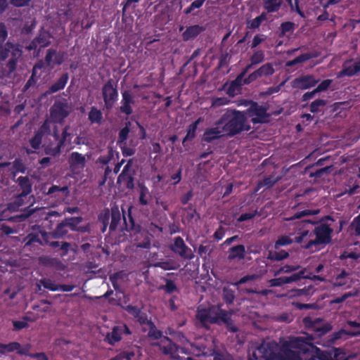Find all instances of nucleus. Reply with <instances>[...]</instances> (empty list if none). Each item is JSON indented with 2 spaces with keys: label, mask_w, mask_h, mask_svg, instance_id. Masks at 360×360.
Segmentation results:
<instances>
[{
  "label": "nucleus",
  "mask_w": 360,
  "mask_h": 360,
  "mask_svg": "<svg viewBox=\"0 0 360 360\" xmlns=\"http://www.w3.org/2000/svg\"><path fill=\"white\" fill-rule=\"evenodd\" d=\"M311 336L290 338L281 342V347L274 342H263L252 349L249 360H300V354L307 352L311 346ZM309 360H324L314 356Z\"/></svg>",
  "instance_id": "f257e3e1"
},
{
  "label": "nucleus",
  "mask_w": 360,
  "mask_h": 360,
  "mask_svg": "<svg viewBox=\"0 0 360 360\" xmlns=\"http://www.w3.org/2000/svg\"><path fill=\"white\" fill-rule=\"evenodd\" d=\"M250 129V125L245 113L228 109L213 127L205 131L202 139L210 142L225 136H233Z\"/></svg>",
  "instance_id": "f03ea898"
},
{
  "label": "nucleus",
  "mask_w": 360,
  "mask_h": 360,
  "mask_svg": "<svg viewBox=\"0 0 360 360\" xmlns=\"http://www.w3.org/2000/svg\"><path fill=\"white\" fill-rule=\"evenodd\" d=\"M196 317L205 326L207 323H219L221 321L226 324L231 331L236 332L237 330L236 326L232 323L231 315L215 307H212L208 309L200 307L198 309Z\"/></svg>",
  "instance_id": "7ed1b4c3"
},
{
  "label": "nucleus",
  "mask_w": 360,
  "mask_h": 360,
  "mask_svg": "<svg viewBox=\"0 0 360 360\" xmlns=\"http://www.w3.org/2000/svg\"><path fill=\"white\" fill-rule=\"evenodd\" d=\"M138 321L143 324H148L150 328L148 335L155 339H160L159 342L153 343V345L159 346L162 352L166 355H169L173 359H179V349L171 340L167 337L162 336L159 331H156L153 328L152 323L148 319L147 316L139 311V316H136Z\"/></svg>",
  "instance_id": "20e7f679"
},
{
  "label": "nucleus",
  "mask_w": 360,
  "mask_h": 360,
  "mask_svg": "<svg viewBox=\"0 0 360 360\" xmlns=\"http://www.w3.org/2000/svg\"><path fill=\"white\" fill-rule=\"evenodd\" d=\"M332 232V229L325 224L317 226L312 232L313 239H310L309 243L306 244L304 248L309 249L313 245L328 243L331 240L330 235Z\"/></svg>",
  "instance_id": "39448f33"
},
{
  "label": "nucleus",
  "mask_w": 360,
  "mask_h": 360,
  "mask_svg": "<svg viewBox=\"0 0 360 360\" xmlns=\"http://www.w3.org/2000/svg\"><path fill=\"white\" fill-rule=\"evenodd\" d=\"M311 223L310 221H301L295 224V231L290 233V236H294V240L297 243H309L310 239H313L314 235L310 232Z\"/></svg>",
  "instance_id": "423d86ee"
},
{
  "label": "nucleus",
  "mask_w": 360,
  "mask_h": 360,
  "mask_svg": "<svg viewBox=\"0 0 360 360\" xmlns=\"http://www.w3.org/2000/svg\"><path fill=\"white\" fill-rule=\"evenodd\" d=\"M130 124H127L119 134V143L120 148L124 155L130 156L135 152V147L137 145V140L131 139L130 145L127 143V139L132 136L133 132L129 127Z\"/></svg>",
  "instance_id": "0eeeda50"
},
{
  "label": "nucleus",
  "mask_w": 360,
  "mask_h": 360,
  "mask_svg": "<svg viewBox=\"0 0 360 360\" xmlns=\"http://www.w3.org/2000/svg\"><path fill=\"white\" fill-rule=\"evenodd\" d=\"M243 112L246 114L247 120L248 121V117H250L254 124L266 122L269 120V114L266 112V110L257 103L252 104Z\"/></svg>",
  "instance_id": "6e6552de"
},
{
  "label": "nucleus",
  "mask_w": 360,
  "mask_h": 360,
  "mask_svg": "<svg viewBox=\"0 0 360 360\" xmlns=\"http://www.w3.org/2000/svg\"><path fill=\"white\" fill-rule=\"evenodd\" d=\"M70 108L68 104L56 103L51 110V118L54 122L61 123L69 115Z\"/></svg>",
  "instance_id": "1a4fd4ad"
},
{
  "label": "nucleus",
  "mask_w": 360,
  "mask_h": 360,
  "mask_svg": "<svg viewBox=\"0 0 360 360\" xmlns=\"http://www.w3.org/2000/svg\"><path fill=\"white\" fill-rule=\"evenodd\" d=\"M181 352L184 354H191L196 356H212L214 352L212 350L202 348L200 343L191 344L187 341L181 349Z\"/></svg>",
  "instance_id": "9d476101"
},
{
  "label": "nucleus",
  "mask_w": 360,
  "mask_h": 360,
  "mask_svg": "<svg viewBox=\"0 0 360 360\" xmlns=\"http://www.w3.org/2000/svg\"><path fill=\"white\" fill-rule=\"evenodd\" d=\"M9 52H11L13 57V58L10 60L8 65L10 72H11L15 69V60L14 58L20 57L21 52L17 47H15L12 44H7L4 49H2L1 45L0 44V60H4L8 57Z\"/></svg>",
  "instance_id": "9b49d317"
},
{
  "label": "nucleus",
  "mask_w": 360,
  "mask_h": 360,
  "mask_svg": "<svg viewBox=\"0 0 360 360\" xmlns=\"http://www.w3.org/2000/svg\"><path fill=\"white\" fill-rule=\"evenodd\" d=\"M103 96L105 108L108 109L112 108L117 98V92L110 82L104 85L103 88Z\"/></svg>",
  "instance_id": "f8f14e48"
},
{
  "label": "nucleus",
  "mask_w": 360,
  "mask_h": 360,
  "mask_svg": "<svg viewBox=\"0 0 360 360\" xmlns=\"http://www.w3.org/2000/svg\"><path fill=\"white\" fill-rule=\"evenodd\" d=\"M318 82L312 75L303 76L294 79L292 82V86L296 89H306L315 86Z\"/></svg>",
  "instance_id": "ddd939ff"
},
{
  "label": "nucleus",
  "mask_w": 360,
  "mask_h": 360,
  "mask_svg": "<svg viewBox=\"0 0 360 360\" xmlns=\"http://www.w3.org/2000/svg\"><path fill=\"white\" fill-rule=\"evenodd\" d=\"M172 250L178 253L182 257L191 259L193 257L192 251L184 243L182 238L177 237L172 245Z\"/></svg>",
  "instance_id": "4468645a"
},
{
  "label": "nucleus",
  "mask_w": 360,
  "mask_h": 360,
  "mask_svg": "<svg viewBox=\"0 0 360 360\" xmlns=\"http://www.w3.org/2000/svg\"><path fill=\"white\" fill-rule=\"evenodd\" d=\"M360 72V58L355 63L347 61L344 63L343 69L338 72V77L344 76L352 77Z\"/></svg>",
  "instance_id": "2eb2a0df"
},
{
  "label": "nucleus",
  "mask_w": 360,
  "mask_h": 360,
  "mask_svg": "<svg viewBox=\"0 0 360 360\" xmlns=\"http://www.w3.org/2000/svg\"><path fill=\"white\" fill-rule=\"evenodd\" d=\"M0 348L3 349V352H11L16 351L20 354L28 355L30 345L27 344L22 346L19 343L14 342L8 345H1Z\"/></svg>",
  "instance_id": "dca6fc26"
},
{
  "label": "nucleus",
  "mask_w": 360,
  "mask_h": 360,
  "mask_svg": "<svg viewBox=\"0 0 360 360\" xmlns=\"http://www.w3.org/2000/svg\"><path fill=\"white\" fill-rule=\"evenodd\" d=\"M80 222V219L79 218H71L66 220L65 222L60 224L56 230L54 231L53 235L55 237H61L67 233V231L65 230V227L68 226L72 230H78L75 224H79Z\"/></svg>",
  "instance_id": "f3484780"
},
{
  "label": "nucleus",
  "mask_w": 360,
  "mask_h": 360,
  "mask_svg": "<svg viewBox=\"0 0 360 360\" xmlns=\"http://www.w3.org/2000/svg\"><path fill=\"white\" fill-rule=\"evenodd\" d=\"M125 330L126 333H129L127 327L124 325L121 326H115L113 328L112 331L108 333L106 335V340L110 345H114L115 342L121 340V334Z\"/></svg>",
  "instance_id": "a211bd4d"
},
{
  "label": "nucleus",
  "mask_w": 360,
  "mask_h": 360,
  "mask_svg": "<svg viewBox=\"0 0 360 360\" xmlns=\"http://www.w3.org/2000/svg\"><path fill=\"white\" fill-rule=\"evenodd\" d=\"M134 103L133 96L129 91H124L122 93L120 110L126 115H130L132 112L131 105L134 104Z\"/></svg>",
  "instance_id": "6ab92c4d"
},
{
  "label": "nucleus",
  "mask_w": 360,
  "mask_h": 360,
  "mask_svg": "<svg viewBox=\"0 0 360 360\" xmlns=\"http://www.w3.org/2000/svg\"><path fill=\"white\" fill-rule=\"evenodd\" d=\"M352 284V278L350 275L345 271L340 274L334 280L333 285L335 287L349 288Z\"/></svg>",
  "instance_id": "aec40b11"
},
{
  "label": "nucleus",
  "mask_w": 360,
  "mask_h": 360,
  "mask_svg": "<svg viewBox=\"0 0 360 360\" xmlns=\"http://www.w3.org/2000/svg\"><path fill=\"white\" fill-rule=\"evenodd\" d=\"M304 271H302L297 274H295L290 276H285L282 278H279L278 279L272 280L271 281L272 286H278L282 285L283 283H288L292 281H295L297 280H299L301 278L304 277Z\"/></svg>",
  "instance_id": "412c9836"
},
{
  "label": "nucleus",
  "mask_w": 360,
  "mask_h": 360,
  "mask_svg": "<svg viewBox=\"0 0 360 360\" xmlns=\"http://www.w3.org/2000/svg\"><path fill=\"white\" fill-rule=\"evenodd\" d=\"M51 122L46 121L40 129V131L37 133L34 137L30 141V144L33 148L37 149L41 142V134L47 131L49 129Z\"/></svg>",
  "instance_id": "4be33fe9"
},
{
  "label": "nucleus",
  "mask_w": 360,
  "mask_h": 360,
  "mask_svg": "<svg viewBox=\"0 0 360 360\" xmlns=\"http://www.w3.org/2000/svg\"><path fill=\"white\" fill-rule=\"evenodd\" d=\"M52 195L53 198H58L59 201L63 200L68 195V190L66 186L60 188L56 186L51 187L47 193Z\"/></svg>",
  "instance_id": "5701e85b"
},
{
  "label": "nucleus",
  "mask_w": 360,
  "mask_h": 360,
  "mask_svg": "<svg viewBox=\"0 0 360 360\" xmlns=\"http://www.w3.org/2000/svg\"><path fill=\"white\" fill-rule=\"evenodd\" d=\"M70 163L74 169L83 168L86 163V159L82 154L75 152L70 155Z\"/></svg>",
  "instance_id": "b1692460"
},
{
  "label": "nucleus",
  "mask_w": 360,
  "mask_h": 360,
  "mask_svg": "<svg viewBox=\"0 0 360 360\" xmlns=\"http://www.w3.org/2000/svg\"><path fill=\"white\" fill-rule=\"evenodd\" d=\"M274 72V70L271 64H265L257 71L251 74L250 75V79L252 80L255 79L258 77L270 75H272Z\"/></svg>",
  "instance_id": "393cba45"
},
{
  "label": "nucleus",
  "mask_w": 360,
  "mask_h": 360,
  "mask_svg": "<svg viewBox=\"0 0 360 360\" xmlns=\"http://www.w3.org/2000/svg\"><path fill=\"white\" fill-rule=\"evenodd\" d=\"M203 31L202 27L199 25H193L188 27L183 33V38L184 40L188 41L196 37L200 33Z\"/></svg>",
  "instance_id": "a878e982"
},
{
  "label": "nucleus",
  "mask_w": 360,
  "mask_h": 360,
  "mask_svg": "<svg viewBox=\"0 0 360 360\" xmlns=\"http://www.w3.org/2000/svg\"><path fill=\"white\" fill-rule=\"evenodd\" d=\"M64 60L63 55L57 54L55 51H49L46 56V62L49 65L53 66L60 64Z\"/></svg>",
  "instance_id": "bb28decb"
},
{
  "label": "nucleus",
  "mask_w": 360,
  "mask_h": 360,
  "mask_svg": "<svg viewBox=\"0 0 360 360\" xmlns=\"http://www.w3.org/2000/svg\"><path fill=\"white\" fill-rule=\"evenodd\" d=\"M283 0H264V8L269 13L278 11Z\"/></svg>",
  "instance_id": "cd10ccee"
},
{
  "label": "nucleus",
  "mask_w": 360,
  "mask_h": 360,
  "mask_svg": "<svg viewBox=\"0 0 360 360\" xmlns=\"http://www.w3.org/2000/svg\"><path fill=\"white\" fill-rule=\"evenodd\" d=\"M41 286L52 291L59 290L58 285L49 279H41L37 284L38 290H41Z\"/></svg>",
  "instance_id": "c85d7f7f"
},
{
  "label": "nucleus",
  "mask_w": 360,
  "mask_h": 360,
  "mask_svg": "<svg viewBox=\"0 0 360 360\" xmlns=\"http://www.w3.org/2000/svg\"><path fill=\"white\" fill-rule=\"evenodd\" d=\"M245 248L243 245H237L230 250L229 259H242L244 257Z\"/></svg>",
  "instance_id": "c756f323"
},
{
  "label": "nucleus",
  "mask_w": 360,
  "mask_h": 360,
  "mask_svg": "<svg viewBox=\"0 0 360 360\" xmlns=\"http://www.w3.org/2000/svg\"><path fill=\"white\" fill-rule=\"evenodd\" d=\"M50 43L49 34L46 32L41 33L39 37L32 42L33 46L37 48V46L39 47H45Z\"/></svg>",
  "instance_id": "7c9ffc66"
},
{
  "label": "nucleus",
  "mask_w": 360,
  "mask_h": 360,
  "mask_svg": "<svg viewBox=\"0 0 360 360\" xmlns=\"http://www.w3.org/2000/svg\"><path fill=\"white\" fill-rule=\"evenodd\" d=\"M103 116L101 110H98L95 107H92L89 113V119L92 123H101Z\"/></svg>",
  "instance_id": "2f4dec72"
},
{
  "label": "nucleus",
  "mask_w": 360,
  "mask_h": 360,
  "mask_svg": "<svg viewBox=\"0 0 360 360\" xmlns=\"http://www.w3.org/2000/svg\"><path fill=\"white\" fill-rule=\"evenodd\" d=\"M68 79V76L67 74L63 75L58 82L51 86L49 93H54L60 89H62L65 87Z\"/></svg>",
  "instance_id": "473e14b6"
},
{
  "label": "nucleus",
  "mask_w": 360,
  "mask_h": 360,
  "mask_svg": "<svg viewBox=\"0 0 360 360\" xmlns=\"http://www.w3.org/2000/svg\"><path fill=\"white\" fill-rule=\"evenodd\" d=\"M312 55L310 54V53H304V54H302L297 58H295L294 60H292L290 61H288L287 63H286V65L287 66H293L295 65V64H297V63H303L304 61H307V60L310 59L311 58H312Z\"/></svg>",
  "instance_id": "72a5a7b5"
},
{
  "label": "nucleus",
  "mask_w": 360,
  "mask_h": 360,
  "mask_svg": "<svg viewBox=\"0 0 360 360\" xmlns=\"http://www.w3.org/2000/svg\"><path fill=\"white\" fill-rule=\"evenodd\" d=\"M266 19V15L263 13L259 16H257L252 20L248 22V27L249 28L255 29L257 28L261 23Z\"/></svg>",
  "instance_id": "f704fd0d"
},
{
  "label": "nucleus",
  "mask_w": 360,
  "mask_h": 360,
  "mask_svg": "<svg viewBox=\"0 0 360 360\" xmlns=\"http://www.w3.org/2000/svg\"><path fill=\"white\" fill-rule=\"evenodd\" d=\"M292 236H283L278 239L275 243V248H278L280 246H285L291 244L295 242L294 238H291Z\"/></svg>",
  "instance_id": "c9c22d12"
},
{
  "label": "nucleus",
  "mask_w": 360,
  "mask_h": 360,
  "mask_svg": "<svg viewBox=\"0 0 360 360\" xmlns=\"http://www.w3.org/2000/svg\"><path fill=\"white\" fill-rule=\"evenodd\" d=\"M61 145L62 142L59 141L53 146H47L45 148V152L48 155L56 156L59 154Z\"/></svg>",
  "instance_id": "e433bc0d"
},
{
  "label": "nucleus",
  "mask_w": 360,
  "mask_h": 360,
  "mask_svg": "<svg viewBox=\"0 0 360 360\" xmlns=\"http://www.w3.org/2000/svg\"><path fill=\"white\" fill-rule=\"evenodd\" d=\"M149 197V191L147 188L145 186H141L140 188V196H139V202L141 205H147Z\"/></svg>",
  "instance_id": "4c0bfd02"
},
{
  "label": "nucleus",
  "mask_w": 360,
  "mask_h": 360,
  "mask_svg": "<svg viewBox=\"0 0 360 360\" xmlns=\"http://www.w3.org/2000/svg\"><path fill=\"white\" fill-rule=\"evenodd\" d=\"M326 105V101L318 99L311 103L310 110L313 112H319L320 108Z\"/></svg>",
  "instance_id": "58836bf2"
},
{
  "label": "nucleus",
  "mask_w": 360,
  "mask_h": 360,
  "mask_svg": "<svg viewBox=\"0 0 360 360\" xmlns=\"http://www.w3.org/2000/svg\"><path fill=\"white\" fill-rule=\"evenodd\" d=\"M351 229L356 235L360 236V214L353 219Z\"/></svg>",
  "instance_id": "ea45409f"
},
{
  "label": "nucleus",
  "mask_w": 360,
  "mask_h": 360,
  "mask_svg": "<svg viewBox=\"0 0 360 360\" xmlns=\"http://www.w3.org/2000/svg\"><path fill=\"white\" fill-rule=\"evenodd\" d=\"M196 129H197V124H190L188 127V131H187V134L184 139V142H185L186 141H188V140H191L193 138H194V136L195 135Z\"/></svg>",
  "instance_id": "a19ab883"
},
{
  "label": "nucleus",
  "mask_w": 360,
  "mask_h": 360,
  "mask_svg": "<svg viewBox=\"0 0 360 360\" xmlns=\"http://www.w3.org/2000/svg\"><path fill=\"white\" fill-rule=\"evenodd\" d=\"M343 335H348L349 336H357L360 335V331H352V332H347L345 330H340V331L335 333L334 334V339L338 340L342 337Z\"/></svg>",
  "instance_id": "79ce46f5"
},
{
  "label": "nucleus",
  "mask_w": 360,
  "mask_h": 360,
  "mask_svg": "<svg viewBox=\"0 0 360 360\" xmlns=\"http://www.w3.org/2000/svg\"><path fill=\"white\" fill-rule=\"evenodd\" d=\"M332 82L333 81L331 79H326V80L323 81L314 89V92L319 93V92H321V91H326L328 89V87L330 86Z\"/></svg>",
  "instance_id": "37998d69"
},
{
  "label": "nucleus",
  "mask_w": 360,
  "mask_h": 360,
  "mask_svg": "<svg viewBox=\"0 0 360 360\" xmlns=\"http://www.w3.org/2000/svg\"><path fill=\"white\" fill-rule=\"evenodd\" d=\"M229 101L226 98H216L212 100V106L218 107L227 105Z\"/></svg>",
  "instance_id": "c03bdc74"
},
{
  "label": "nucleus",
  "mask_w": 360,
  "mask_h": 360,
  "mask_svg": "<svg viewBox=\"0 0 360 360\" xmlns=\"http://www.w3.org/2000/svg\"><path fill=\"white\" fill-rule=\"evenodd\" d=\"M264 59V53L262 51L256 52L252 57V63L257 64L261 63Z\"/></svg>",
  "instance_id": "a18cd8bd"
},
{
  "label": "nucleus",
  "mask_w": 360,
  "mask_h": 360,
  "mask_svg": "<svg viewBox=\"0 0 360 360\" xmlns=\"http://www.w3.org/2000/svg\"><path fill=\"white\" fill-rule=\"evenodd\" d=\"M294 28V24L290 22H284L281 25V33L285 34L286 32L292 30Z\"/></svg>",
  "instance_id": "49530a36"
},
{
  "label": "nucleus",
  "mask_w": 360,
  "mask_h": 360,
  "mask_svg": "<svg viewBox=\"0 0 360 360\" xmlns=\"http://www.w3.org/2000/svg\"><path fill=\"white\" fill-rule=\"evenodd\" d=\"M356 293H352V292H347L344 294L340 297H338L332 301L333 303H340L344 302L347 298L355 295Z\"/></svg>",
  "instance_id": "de8ad7c7"
},
{
  "label": "nucleus",
  "mask_w": 360,
  "mask_h": 360,
  "mask_svg": "<svg viewBox=\"0 0 360 360\" xmlns=\"http://www.w3.org/2000/svg\"><path fill=\"white\" fill-rule=\"evenodd\" d=\"M134 356L133 353H126L123 352L117 355L114 359H112L111 360H121L122 359H126L127 360H131V357Z\"/></svg>",
  "instance_id": "09e8293b"
},
{
  "label": "nucleus",
  "mask_w": 360,
  "mask_h": 360,
  "mask_svg": "<svg viewBox=\"0 0 360 360\" xmlns=\"http://www.w3.org/2000/svg\"><path fill=\"white\" fill-rule=\"evenodd\" d=\"M264 37L263 35L257 34L255 36L252 40V47L255 48L262 41H264Z\"/></svg>",
  "instance_id": "8fccbe9b"
},
{
  "label": "nucleus",
  "mask_w": 360,
  "mask_h": 360,
  "mask_svg": "<svg viewBox=\"0 0 360 360\" xmlns=\"http://www.w3.org/2000/svg\"><path fill=\"white\" fill-rule=\"evenodd\" d=\"M176 285L172 281H167L166 285L164 287V289L166 290V292L171 293L176 290Z\"/></svg>",
  "instance_id": "3c124183"
},
{
  "label": "nucleus",
  "mask_w": 360,
  "mask_h": 360,
  "mask_svg": "<svg viewBox=\"0 0 360 360\" xmlns=\"http://www.w3.org/2000/svg\"><path fill=\"white\" fill-rule=\"evenodd\" d=\"M288 252H286L285 251H281L279 253H275V255H271V257L272 259L281 260V259L286 258L288 257Z\"/></svg>",
  "instance_id": "603ef678"
},
{
  "label": "nucleus",
  "mask_w": 360,
  "mask_h": 360,
  "mask_svg": "<svg viewBox=\"0 0 360 360\" xmlns=\"http://www.w3.org/2000/svg\"><path fill=\"white\" fill-rule=\"evenodd\" d=\"M238 78L236 81L233 82L231 84V86H230V88L229 89V94H231V95H233L234 93H235V91L236 90H238Z\"/></svg>",
  "instance_id": "864d4df0"
},
{
  "label": "nucleus",
  "mask_w": 360,
  "mask_h": 360,
  "mask_svg": "<svg viewBox=\"0 0 360 360\" xmlns=\"http://www.w3.org/2000/svg\"><path fill=\"white\" fill-rule=\"evenodd\" d=\"M224 295L226 301L229 302H231L234 298L233 293L227 289H224Z\"/></svg>",
  "instance_id": "5fc2aeb1"
},
{
  "label": "nucleus",
  "mask_w": 360,
  "mask_h": 360,
  "mask_svg": "<svg viewBox=\"0 0 360 360\" xmlns=\"http://www.w3.org/2000/svg\"><path fill=\"white\" fill-rule=\"evenodd\" d=\"M255 216V213H246L240 216L238 221H243L252 219Z\"/></svg>",
  "instance_id": "6e6d98bb"
},
{
  "label": "nucleus",
  "mask_w": 360,
  "mask_h": 360,
  "mask_svg": "<svg viewBox=\"0 0 360 360\" xmlns=\"http://www.w3.org/2000/svg\"><path fill=\"white\" fill-rule=\"evenodd\" d=\"M32 357L37 358L38 360H49L48 357L44 353H36L34 354H29Z\"/></svg>",
  "instance_id": "4d7b16f0"
},
{
  "label": "nucleus",
  "mask_w": 360,
  "mask_h": 360,
  "mask_svg": "<svg viewBox=\"0 0 360 360\" xmlns=\"http://www.w3.org/2000/svg\"><path fill=\"white\" fill-rule=\"evenodd\" d=\"M256 278L255 275H251V276H245L240 279V281L236 283V285L248 282V281L252 280Z\"/></svg>",
  "instance_id": "13d9d810"
},
{
  "label": "nucleus",
  "mask_w": 360,
  "mask_h": 360,
  "mask_svg": "<svg viewBox=\"0 0 360 360\" xmlns=\"http://www.w3.org/2000/svg\"><path fill=\"white\" fill-rule=\"evenodd\" d=\"M11 4L15 6H23L27 4V0H11Z\"/></svg>",
  "instance_id": "bf43d9fd"
},
{
  "label": "nucleus",
  "mask_w": 360,
  "mask_h": 360,
  "mask_svg": "<svg viewBox=\"0 0 360 360\" xmlns=\"http://www.w3.org/2000/svg\"><path fill=\"white\" fill-rule=\"evenodd\" d=\"M7 36V32L4 25L0 24V40H4Z\"/></svg>",
  "instance_id": "052dcab7"
},
{
  "label": "nucleus",
  "mask_w": 360,
  "mask_h": 360,
  "mask_svg": "<svg viewBox=\"0 0 360 360\" xmlns=\"http://www.w3.org/2000/svg\"><path fill=\"white\" fill-rule=\"evenodd\" d=\"M127 310L129 313L133 314L134 316H139V311H140L138 309H136V307H132V306H127Z\"/></svg>",
  "instance_id": "680f3d73"
},
{
  "label": "nucleus",
  "mask_w": 360,
  "mask_h": 360,
  "mask_svg": "<svg viewBox=\"0 0 360 360\" xmlns=\"http://www.w3.org/2000/svg\"><path fill=\"white\" fill-rule=\"evenodd\" d=\"M205 0H195L191 5V8L195 9L201 7Z\"/></svg>",
  "instance_id": "e2e57ef3"
},
{
  "label": "nucleus",
  "mask_w": 360,
  "mask_h": 360,
  "mask_svg": "<svg viewBox=\"0 0 360 360\" xmlns=\"http://www.w3.org/2000/svg\"><path fill=\"white\" fill-rule=\"evenodd\" d=\"M27 323L25 321H13V326L15 329H22L26 327Z\"/></svg>",
  "instance_id": "0e129e2a"
},
{
  "label": "nucleus",
  "mask_w": 360,
  "mask_h": 360,
  "mask_svg": "<svg viewBox=\"0 0 360 360\" xmlns=\"http://www.w3.org/2000/svg\"><path fill=\"white\" fill-rule=\"evenodd\" d=\"M59 290L64 291V292H70L72 291L74 288L73 285H58Z\"/></svg>",
  "instance_id": "69168bd1"
},
{
  "label": "nucleus",
  "mask_w": 360,
  "mask_h": 360,
  "mask_svg": "<svg viewBox=\"0 0 360 360\" xmlns=\"http://www.w3.org/2000/svg\"><path fill=\"white\" fill-rule=\"evenodd\" d=\"M159 266L162 267V269H167V270H169V269H174L176 268V266L173 264H170L169 263H160L158 264Z\"/></svg>",
  "instance_id": "338daca9"
},
{
  "label": "nucleus",
  "mask_w": 360,
  "mask_h": 360,
  "mask_svg": "<svg viewBox=\"0 0 360 360\" xmlns=\"http://www.w3.org/2000/svg\"><path fill=\"white\" fill-rule=\"evenodd\" d=\"M317 94V92H314V89L310 92H307L303 95V100L307 101L311 99L314 96V95Z\"/></svg>",
  "instance_id": "774afa93"
}]
</instances>
